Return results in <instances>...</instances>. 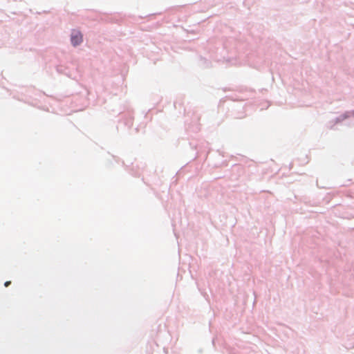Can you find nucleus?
<instances>
[{"instance_id":"2","label":"nucleus","mask_w":354,"mask_h":354,"mask_svg":"<svg viewBox=\"0 0 354 354\" xmlns=\"http://www.w3.org/2000/svg\"><path fill=\"white\" fill-rule=\"evenodd\" d=\"M10 283H11V281H8L5 282L4 286L6 287H8V286H10Z\"/></svg>"},{"instance_id":"1","label":"nucleus","mask_w":354,"mask_h":354,"mask_svg":"<svg viewBox=\"0 0 354 354\" xmlns=\"http://www.w3.org/2000/svg\"><path fill=\"white\" fill-rule=\"evenodd\" d=\"M71 43L74 46L80 44L83 40V36L79 30H73L71 36Z\"/></svg>"}]
</instances>
